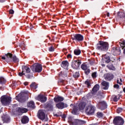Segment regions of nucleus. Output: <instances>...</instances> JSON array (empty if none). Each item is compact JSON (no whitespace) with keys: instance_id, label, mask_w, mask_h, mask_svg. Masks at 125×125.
<instances>
[{"instance_id":"obj_1","label":"nucleus","mask_w":125,"mask_h":125,"mask_svg":"<svg viewBox=\"0 0 125 125\" xmlns=\"http://www.w3.org/2000/svg\"><path fill=\"white\" fill-rule=\"evenodd\" d=\"M6 57H2L1 59L5 60L6 62L9 63V62H19V59L16 57V56H13L11 53H8L5 55Z\"/></svg>"},{"instance_id":"obj_2","label":"nucleus","mask_w":125,"mask_h":125,"mask_svg":"<svg viewBox=\"0 0 125 125\" xmlns=\"http://www.w3.org/2000/svg\"><path fill=\"white\" fill-rule=\"evenodd\" d=\"M108 47L109 44H108V42L100 41L97 44L96 49L101 51H107Z\"/></svg>"},{"instance_id":"obj_3","label":"nucleus","mask_w":125,"mask_h":125,"mask_svg":"<svg viewBox=\"0 0 125 125\" xmlns=\"http://www.w3.org/2000/svg\"><path fill=\"white\" fill-rule=\"evenodd\" d=\"M85 106H86V103L81 102L79 104L78 106V105L74 106L73 109L71 111V113L73 114V115H76L78 110H80V111H83L85 108Z\"/></svg>"},{"instance_id":"obj_4","label":"nucleus","mask_w":125,"mask_h":125,"mask_svg":"<svg viewBox=\"0 0 125 125\" xmlns=\"http://www.w3.org/2000/svg\"><path fill=\"white\" fill-rule=\"evenodd\" d=\"M68 122L70 124V125H84V124L86 123L84 121L79 120L78 119H74L70 116L68 118Z\"/></svg>"},{"instance_id":"obj_5","label":"nucleus","mask_w":125,"mask_h":125,"mask_svg":"<svg viewBox=\"0 0 125 125\" xmlns=\"http://www.w3.org/2000/svg\"><path fill=\"white\" fill-rule=\"evenodd\" d=\"M31 70L33 72H36V73H41L42 71V64L38 63H35L31 67Z\"/></svg>"},{"instance_id":"obj_6","label":"nucleus","mask_w":125,"mask_h":125,"mask_svg":"<svg viewBox=\"0 0 125 125\" xmlns=\"http://www.w3.org/2000/svg\"><path fill=\"white\" fill-rule=\"evenodd\" d=\"M0 100L2 104L6 106L10 104V103L11 102V97L3 96L1 97Z\"/></svg>"},{"instance_id":"obj_7","label":"nucleus","mask_w":125,"mask_h":125,"mask_svg":"<svg viewBox=\"0 0 125 125\" xmlns=\"http://www.w3.org/2000/svg\"><path fill=\"white\" fill-rule=\"evenodd\" d=\"M113 124L115 125H123L125 124V120L121 117L117 116L113 120Z\"/></svg>"},{"instance_id":"obj_8","label":"nucleus","mask_w":125,"mask_h":125,"mask_svg":"<svg viewBox=\"0 0 125 125\" xmlns=\"http://www.w3.org/2000/svg\"><path fill=\"white\" fill-rule=\"evenodd\" d=\"M82 64V61L80 60L73 61L72 62V67L75 70H78L80 68V65Z\"/></svg>"},{"instance_id":"obj_9","label":"nucleus","mask_w":125,"mask_h":125,"mask_svg":"<svg viewBox=\"0 0 125 125\" xmlns=\"http://www.w3.org/2000/svg\"><path fill=\"white\" fill-rule=\"evenodd\" d=\"M95 109L92 105H88L86 107L85 112L87 115H93Z\"/></svg>"},{"instance_id":"obj_10","label":"nucleus","mask_w":125,"mask_h":125,"mask_svg":"<svg viewBox=\"0 0 125 125\" xmlns=\"http://www.w3.org/2000/svg\"><path fill=\"white\" fill-rule=\"evenodd\" d=\"M97 107L102 111H103V110H105L107 108V104L104 101H100L97 104Z\"/></svg>"},{"instance_id":"obj_11","label":"nucleus","mask_w":125,"mask_h":125,"mask_svg":"<svg viewBox=\"0 0 125 125\" xmlns=\"http://www.w3.org/2000/svg\"><path fill=\"white\" fill-rule=\"evenodd\" d=\"M73 41L75 42H81L83 41V36L81 34H77L73 36Z\"/></svg>"},{"instance_id":"obj_12","label":"nucleus","mask_w":125,"mask_h":125,"mask_svg":"<svg viewBox=\"0 0 125 125\" xmlns=\"http://www.w3.org/2000/svg\"><path fill=\"white\" fill-rule=\"evenodd\" d=\"M81 68L82 70L84 71L85 75H88L90 73V69H89V66H88L85 63H83L81 65Z\"/></svg>"},{"instance_id":"obj_13","label":"nucleus","mask_w":125,"mask_h":125,"mask_svg":"<svg viewBox=\"0 0 125 125\" xmlns=\"http://www.w3.org/2000/svg\"><path fill=\"white\" fill-rule=\"evenodd\" d=\"M28 98V97H26L23 94H19V96L16 97L17 100L19 102H24V101H26Z\"/></svg>"},{"instance_id":"obj_14","label":"nucleus","mask_w":125,"mask_h":125,"mask_svg":"<svg viewBox=\"0 0 125 125\" xmlns=\"http://www.w3.org/2000/svg\"><path fill=\"white\" fill-rule=\"evenodd\" d=\"M38 117L40 120H43L45 119V114L43 110H39L38 113Z\"/></svg>"},{"instance_id":"obj_15","label":"nucleus","mask_w":125,"mask_h":125,"mask_svg":"<svg viewBox=\"0 0 125 125\" xmlns=\"http://www.w3.org/2000/svg\"><path fill=\"white\" fill-rule=\"evenodd\" d=\"M37 100L40 102L43 103V102H46L47 99L46 97H45L43 95H39L37 97Z\"/></svg>"},{"instance_id":"obj_16","label":"nucleus","mask_w":125,"mask_h":125,"mask_svg":"<svg viewBox=\"0 0 125 125\" xmlns=\"http://www.w3.org/2000/svg\"><path fill=\"white\" fill-rule=\"evenodd\" d=\"M111 52L114 55H119L121 54V49L119 47H113Z\"/></svg>"},{"instance_id":"obj_17","label":"nucleus","mask_w":125,"mask_h":125,"mask_svg":"<svg viewBox=\"0 0 125 125\" xmlns=\"http://www.w3.org/2000/svg\"><path fill=\"white\" fill-rule=\"evenodd\" d=\"M104 79L106 81H112V79H114V75L107 73L104 75Z\"/></svg>"},{"instance_id":"obj_18","label":"nucleus","mask_w":125,"mask_h":125,"mask_svg":"<svg viewBox=\"0 0 125 125\" xmlns=\"http://www.w3.org/2000/svg\"><path fill=\"white\" fill-rule=\"evenodd\" d=\"M119 44L122 47V49H124L123 53L125 54V40L121 39L119 42Z\"/></svg>"},{"instance_id":"obj_19","label":"nucleus","mask_w":125,"mask_h":125,"mask_svg":"<svg viewBox=\"0 0 125 125\" xmlns=\"http://www.w3.org/2000/svg\"><path fill=\"white\" fill-rule=\"evenodd\" d=\"M22 124H28L29 122V118L27 116H23L21 119Z\"/></svg>"},{"instance_id":"obj_20","label":"nucleus","mask_w":125,"mask_h":125,"mask_svg":"<svg viewBox=\"0 0 125 125\" xmlns=\"http://www.w3.org/2000/svg\"><path fill=\"white\" fill-rule=\"evenodd\" d=\"M22 72H23V73H24V72H26V73H28L31 72V69L27 66H26V65L22 66Z\"/></svg>"},{"instance_id":"obj_21","label":"nucleus","mask_w":125,"mask_h":125,"mask_svg":"<svg viewBox=\"0 0 125 125\" xmlns=\"http://www.w3.org/2000/svg\"><path fill=\"white\" fill-rule=\"evenodd\" d=\"M18 113H21L23 114V113H27V112H28V109L25 108L19 107L18 109Z\"/></svg>"},{"instance_id":"obj_22","label":"nucleus","mask_w":125,"mask_h":125,"mask_svg":"<svg viewBox=\"0 0 125 125\" xmlns=\"http://www.w3.org/2000/svg\"><path fill=\"white\" fill-rule=\"evenodd\" d=\"M54 100L55 102H61L64 100V98L60 96H58L54 98Z\"/></svg>"},{"instance_id":"obj_23","label":"nucleus","mask_w":125,"mask_h":125,"mask_svg":"<svg viewBox=\"0 0 125 125\" xmlns=\"http://www.w3.org/2000/svg\"><path fill=\"white\" fill-rule=\"evenodd\" d=\"M56 107L58 109H63L65 107V104L63 103H60L56 104Z\"/></svg>"},{"instance_id":"obj_24","label":"nucleus","mask_w":125,"mask_h":125,"mask_svg":"<svg viewBox=\"0 0 125 125\" xmlns=\"http://www.w3.org/2000/svg\"><path fill=\"white\" fill-rule=\"evenodd\" d=\"M69 66V62L67 61H63L62 63V67L63 68H67Z\"/></svg>"},{"instance_id":"obj_25","label":"nucleus","mask_w":125,"mask_h":125,"mask_svg":"<svg viewBox=\"0 0 125 125\" xmlns=\"http://www.w3.org/2000/svg\"><path fill=\"white\" fill-rule=\"evenodd\" d=\"M102 85H103L104 87V89H107L108 87H109V83L105 81H104L102 83Z\"/></svg>"},{"instance_id":"obj_26","label":"nucleus","mask_w":125,"mask_h":125,"mask_svg":"<svg viewBox=\"0 0 125 125\" xmlns=\"http://www.w3.org/2000/svg\"><path fill=\"white\" fill-rule=\"evenodd\" d=\"M100 87V86H99V85H98V84L95 85V86H94V87L92 89V92H97V91H98V90H99Z\"/></svg>"},{"instance_id":"obj_27","label":"nucleus","mask_w":125,"mask_h":125,"mask_svg":"<svg viewBox=\"0 0 125 125\" xmlns=\"http://www.w3.org/2000/svg\"><path fill=\"white\" fill-rule=\"evenodd\" d=\"M27 106L29 107V108H31V109L35 108V103L34 102H30L27 104Z\"/></svg>"},{"instance_id":"obj_28","label":"nucleus","mask_w":125,"mask_h":125,"mask_svg":"<svg viewBox=\"0 0 125 125\" xmlns=\"http://www.w3.org/2000/svg\"><path fill=\"white\" fill-rule=\"evenodd\" d=\"M46 107L48 110H49L50 111H52L53 110V105H52L51 104H48L46 105Z\"/></svg>"},{"instance_id":"obj_29","label":"nucleus","mask_w":125,"mask_h":125,"mask_svg":"<svg viewBox=\"0 0 125 125\" xmlns=\"http://www.w3.org/2000/svg\"><path fill=\"white\" fill-rule=\"evenodd\" d=\"M117 15L119 18L123 19L125 17V13L124 12H119L117 14Z\"/></svg>"},{"instance_id":"obj_30","label":"nucleus","mask_w":125,"mask_h":125,"mask_svg":"<svg viewBox=\"0 0 125 125\" xmlns=\"http://www.w3.org/2000/svg\"><path fill=\"white\" fill-rule=\"evenodd\" d=\"M30 86L31 88H33V89H36V88H38V85L36 83H33L31 84H30Z\"/></svg>"},{"instance_id":"obj_31","label":"nucleus","mask_w":125,"mask_h":125,"mask_svg":"<svg viewBox=\"0 0 125 125\" xmlns=\"http://www.w3.org/2000/svg\"><path fill=\"white\" fill-rule=\"evenodd\" d=\"M112 98L113 99V101H114V102H117L118 101V100H119L120 99V96L113 95L112 96Z\"/></svg>"},{"instance_id":"obj_32","label":"nucleus","mask_w":125,"mask_h":125,"mask_svg":"<svg viewBox=\"0 0 125 125\" xmlns=\"http://www.w3.org/2000/svg\"><path fill=\"white\" fill-rule=\"evenodd\" d=\"M6 83V80L3 77H0V84H4Z\"/></svg>"},{"instance_id":"obj_33","label":"nucleus","mask_w":125,"mask_h":125,"mask_svg":"<svg viewBox=\"0 0 125 125\" xmlns=\"http://www.w3.org/2000/svg\"><path fill=\"white\" fill-rule=\"evenodd\" d=\"M104 61L106 63H109L111 60H110V57L108 56H104Z\"/></svg>"},{"instance_id":"obj_34","label":"nucleus","mask_w":125,"mask_h":125,"mask_svg":"<svg viewBox=\"0 0 125 125\" xmlns=\"http://www.w3.org/2000/svg\"><path fill=\"white\" fill-rule=\"evenodd\" d=\"M107 67L108 68V69H109V70H115L116 68H115V66H114V65H107Z\"/></svg>"},{"instance_id":"obj_35","label":"nucleus","mask_w":125,"mask_h":125,"mask_svg":"<svg viewBox=\"0 0 125 125\" xmlns=\"http://www.w3.org/2000/svg\"><path fill=\"white\" fill-rule=\"evenodd\" d=\"M74 52L75 55H80L81 54V51L80 50L76 49Z\"/></svg>"},{"instance_id":"obj_36","label":"nucleus","mask_w":125,"mask_h":125,"mask_svg":"<svg viewBox=\"0 0 125 125\" xmlns=\"http://www.w3.org/2000/svg\"><path fill=\"white\" fill-rule=\"evenodd\" d=\"M85 84L87 85V87H89V86H90V81L89 80H86L85 82Z\"/></svg>"},{"instance_id":"obj_37","label":"nucleus","mask_w":125,"mask_h":125,"mask_svg":"<svg viewBox=\"0 0 125 125\" xmlns=\"http://www.w3.org/2000/svg\"><path fill=\"white\" fill-rule=\"evenodd\" d=\"M80 76V73L79 72H76L73 75L74 78H75V79H77V78H79V76Z\"/></svg>"},{"instance_id":"obj_38","label":"nucleus","mask_w":125,"mask_h":125,"mask_svg":"<svg viewBox=\"0 0 125 125\" xmlns=\"http://www.w3.org/2000/svg\"><path fill=\"white\" fill-rule=\"evenodd\" d=\"M117 83H119V84H120V85H122L123 84V83H123V80H122V79H118L117 81Z\"/></svg>"},{"instance_id":"obj_39","label":"nucleus","mask_w":125,"mask_h":125,"mask_svg":"<svg viewBox=\"0 0 125 125\" xmlns=\"http://www.w3.org/2000/svg\"><path fill=\"white\" fill-rule=\"evenodd\" d=\"M96 77H97V72H93L92 74V77L93 79H95V78H96Z\"/></svg>"},{"instance_id":"obj_40","label":"nucleus","mask_w":125,"mask_h":125,"mask_svg":"<svg viewBox=\"0 0 125 125\" xmlns=\"http://www.w3.org/2000/svg\"><path fill=\"white\" fill-rule=\"evenodd\" d=\"M54 46H53V45L51 46L49 48V51L50 52H53L54 51Z\"/></svg>"},{"instance_id":"obj_41","label":"nucleus","mask_w":125,"mask_h":125,"mask_svg":"<svg viewBox=\"0 0 125 125\" xmlns=\"http://www.w3.org/2000/svg\"><path fill=\"white\" fill-rule=\"evenodd\" d=\"M123 111V108L121 107H119L117 109V112L118 114H120V113H121V112Z\"/></svg>"},{"instance_id":"obj_42","label":"nucleus","mask_w":125,"mask_h":125,"mask_svg":"<svg viewBox=\"0 0 125 125\" xmlns=\"http://www.w3.org/2000/svg\"><path fill=\"white\" fill-rule=\"evenodd\" d=\"M4 122H5V123H9V122H10V118H9V117H8L7 118H5L4 119Z\"/></svg>"},{"instance_id":"obj_43","label":"nucleus","mask_w":125,"mask_h":125,"mask_svg":"<svg viewBox=\"0 0 125 125\" xmlns=\"http://www.w3.org/2000/svg\"><path fill=\"white\" fill-rule=\"evenodd\" d=\"M97 115L99 118H102L103 117V113L102 112H98Z\"/></svg>"},{"instance_id":"obj_44","label":"nucleus","mask_w":125,"mask_h":125,"mask_svg":"<svg viewBox=\"0 0 125 125\" xmlns=\"http://www.w3.org/2000/svg\"><path fill=\"white\" fill-rule=\"evenodd\" d=\"M23 75H25V73H24V72L23 71H22V72L19 73V76H20V77H22Z\"/></svg>"},{"instance_id":"obj_45","label":"nucleus","mask_w":125,"mask_h":125,"mask_svg":"<svg viewBox=\"0 0 125 125\" xmlns=\"http://www.w3.org/2000/svg\"><path fill=\"white\" fill-rule=\"evenodd\" d=\"M10 14H14V11L12 9L10 10L9 11Z\"/></svg>"},{"instance_id":"obj_46","label":"nucleus","mask_w":125,"mask_h":125,"mask_svg":"<svg viewBox=\"0 0 125 125\" xmlns=\"http://www.w3.org/2000/svg\"><path fill=\"white\" fill-rule=\"evenodd\" d=\"M119 85L118 84H116L114 85V88H119Z\"/></svg>"},{"instance_id":"obj_47","label":"nucleus","mask_w":125,"mask_h":125,"mask_svg":"<svg viewBox=\"0 0 125 125\" xmlns=\"http://www.w3.org/2000/svg\"><path fill=\"white\" fill-rule=\"evenodd\" d=\"M20 46L21 47H23V49L25 50V44L24 43H22V45H20Z\"/></svg>"},{"instance_id":"obj_48","label":"nucleus","mask_w":125,"mask_h":125,"mask_svg":"<svg viewBox=\"0 0 125 125\" xmlns=\"http://www.w3.org/2000/svg\"><path fill=\"white\" fill-rule=\"evenodd\" d=\"M67 58H72V55L68 54V55H67Z\"/></svg>"},{"instance_id":"obj_49","label":"nucleus","mask_w":125,"mask_h":125,"mask_svg":"<svg viewBox=\"0 0 125 125\" xmlns=\"http://www.w3.org/2000/svg\"><path fill=\"white\" fill-rule=\"evenodd\" d=\"M28 83H29L28 82H25L24 83V85H28Z\"/></svg>"},{"instance_id":"obj_50","label":"nucleus","mask_w":125,"mask_h":125,"mask_svg":"<svg viewBox=\"0 0 125 125\" xmlns=\"http://www.w3.org/2000/svg\"><path fill=\"white\" fill-rule=\"evenodd\" d=\"M106 16H107V17H109V16H110V13H107Z\"/></svg>"},{"instance_id":"obj_51","label":"nucleus","mask_w":125,"mask_h":125,"mask_svg":"<svg viewBox=\"0 0 125 125\" xmlns=\"http://www.w3.org/2000/svg\"><path fill=\"white\" fill-rule=\"evenodd\" d=\"M54 116H55V117H58L59 115H58V114H54Z\"/></svg>"},{"instance_id":"obj_52","label":"nucleus","mask_w":125,"mask_h":125,"mask_svg":"<svg viewBox=\"0 0 125 125\" xmlns=\"http://www.w3.org/2000/svg\"><path fill=\"white\" fill-rule=\"evenodd\" d=\"M60 83H64V80H61V81H60Z\"/></svg>"},{"instance_id":"obj_53","label":"nucleus","mask_w":125,"mask_h":125,"mask_svg":"<svg viewBox=\"0 0 125 125\" xmlns=\"http://www.w3.org/2000/svg\"><path fill=\"white\" fill-rule=\"evenodd\" d=\"M30 30H32V27L30 28Z\"/></svg>"},{"instance_id":"obj_54","label":"nucleus","mask_w":125,"mask_h":125,"mask_svg":"<svg viewBox=\"0 0 125 125\" xmlns=\"http://www.w3.org/2000/svg\"><path fill=\"white\" fill-rule=\"evenodd\" d=\"M70 106H73V104H71Z\"/></svg>"},{"instance_id":"obj_55","label":"nucleus","mask_w":125,"mask_h":125,"mask_svg":"<svg viewBox=\"0 0 125 125\" xmlns=\"http://www.w3.org/2000/svg\"><path fill=\"white\" fill-rule=\"evenodd\" d=\"M0 125H1V124H0Z\"/></svg>"}]
</instances>
